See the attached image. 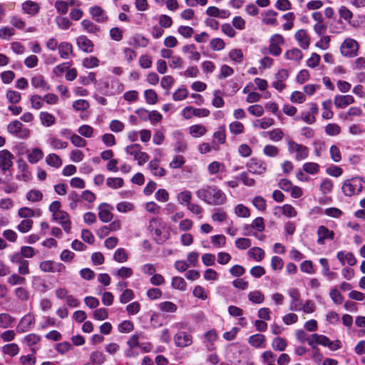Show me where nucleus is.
Here are the masks:
<instances>
[{
    "instance_id": "1",
    "label": "nucleus",
    "mask_w": 365,
    "mask_h": 365,
    "mask_svg": "<svg viewBox=\"0 0 365 365\" xmlns=\"http://www.w3.org/2000/svg\"><path fill=\"white\" fill-rule=\"evenodd\" d=\"M198 198L212 205H223L226 200L225 194L215 185H206L196 192Z\"/></svg>"
},
{
    "instance_id": "2",
    "label": "nucleus",
    "mask_w": 365,
    "mask_h": 365,
    "mask_svg": "<svg viewBox=\"0 0 365 365\" xmlns=\"http://www.w3.org/2000/svg\"><path fill=\"white\" fill-rule=\"evenodd\" d=\"M359 46L358 42L351 38H346L340 46L342 56L347 58H354L357 56Z\"/></svg>"
},
{
    "instance_id": "3",
    "label": "nucleus",
    "mask_w": 365,
    "mask_h": 365,
    "mask_svg": "<svg viewBox=\"0 0 365 365\" xmlns=\"http://www.w3.org/2000/svg\"><path fill=\"white\" fill-rule=\"evenodd\" d=\"M362 189L361 181L358 178L347 180L342 186V191L346 196H352L359 194Z\"/></svg>"
},
{
    "instance_id": "4",
    "label": "nucleus",
    "mask_w": 365,
    "mask_h": 365,
    "mask_svg": "<svg viewBox=\"0 0 365 365\" xmlns=\"http://www.w3.org/2000/svg\"><path fill=\"white\" fill-rule=\"evenodd\" d=\"M288 150L290 153H296L297 160H302L309 155V148L304 145L299 144L292 140L288 141Z\"/></svg>"
},
{
    "instance_id": "5",
    "label": "nucleus",
    "mask_w": 365,
    "mask_h": 365,
    "mask_svg": "<svg viewBox=\"0 0 365 365\" xmlns=\"http://www.w3.org/2000/svg\"><path fill=\"white\" fill-rule=\"evenodd\" d=\"M161 226L162 219L160 217H153L149 222L148 230L151 232H154V239L158 244L163 243L167 239L165 236L162 237Z\"/></svg>"
},
{
    "instance_id": "6",
    "label": "nucleus",
    "mask_w": 365,
    "mask_h": 365,
    "mask_svg": "<svg viewBox=\"0 0 365 365\" xmlns=\"http://www.w3.org/2000/svg\"><path fill=\"white\" fill-rule=\"evenodd\" d=\"M284 43V38L281 34L272 35L269 38V53L275 56H279L282 53L280 46Z\"/></svg>"
},
{
    "instance_id": "7",
    "label": "nucleus",
    "mask_w": 365,
    "mask_h": 365,
    "mask_svg": "<svg viewBox=\"0 0 365 365\" xmlns=\"http://www.w3.org/2000/svg\"><path fill=\"white\" fill-rule=\"evenodd\" d=\"M7 129L10 133L15 134L21 138H28L30 134L29 130L23 128V124L17 120L11 121L8 125Z\"/></svg>"
},
{
    "instance_id": "8",
    "label": "nucleus",
    "mask_w": 365,
    "mask_h": 365,
    "mask_svg": "<svg viewBox=\"0 0 365 365\" xmlns=\"http://www.w3.org/2000/svg\"><path fill=\"white\" fill-rule=\"evenodd\" d=\"M210 115V110L207 108H195L192 106H187L182 110V115L185 119H190L193 116L207 117Z\"/></svg>"
},
{
    "instance_id": "9",
    "label": "nucleus",
    "mask_w": 365,
    "mask_h": 365,
    "mask_svg": "<svg viewBox=\"0 0 365 365\" xmlns=\"http://www.w3.org/2000/svg\"><path fill=\"white\" fill-rule=\"evenodd\" d=\"M35 324V317L31 313L24 315L19 321L16 331L19 333H24L29 331Z\"/></svg>"
},
{
    "instance_id": "10",
    "label": "nucleus",
    "mask_w": 365,
    "mask_h": 365,
    "mask_svg": "<svg viewBox=\"0 0 365 365\" xmlns=\"http://www.w3.org/2000/svg\"><path fill=\"white\" fill-rule=\"evenodd\" d=\"M312 337L315 339V341L318 343V344L327 346L331 351H336L341 348V343L339 340L332 341L327 336L318 334H313Z\"/></svg>"
},
{
    "instance_id": "11",
    "label": "nucleus",
    "mask_w": 365,
    "mask_h": 365,
    "mask_svg": "<svg viewBox=\"0 0 365 365\" xmlns=\"http://www.w3.org/2000/svg\"><path fill=\"white\" fill-rule=\"evenodd\" d=\"M174 342L176 346L184 348L192 344V336L190 334L179 331L174 335Z\"/></svg>"
},
{
    "instance_id": "12",
    "label": "nucleus",
    "mask_w": 365,
    "mask_h": 365,
    "mask_svg": "<svg viewBox=\"0 0 365 365\" xmlns=\"http://www.w3.org/2000/svg\"><path fill=\"white\" fill-rule=\"evenodd\" d=\"M11 261L14 264L19 265L18 272L20 274H29L30 271L29 268V261L24 259L19 253H15L11 256Z\"/></svg>"
},
{
    "instance_id": "13",
    "label": "nucleus",
    "mask_w": 365,
    "mask_h": 365,
    "mask_svg": "<svg viewBox=\"0 0 365 365\" xmlns=\"http://www.w3.org/2000/svg\"><path fill=\"white\" fill-rule=\"evenodd\" d=\"M247 167L248 171L254 174L261 175L267 170L266 163L256 158H252L247 163Z\"/></svg>"
},
{
    "instance_id": "14",
    "label": "nucleus",
    "mask_w": 365,
    "mask_h": 365,
    "mask_svg": "<svg viewBox=\"0 0 365 365\" xmlns=\"http://www.w3.org/2000/svg\"><path fill=\"white\" fill-rule=\"evenodd\" d=\"M14 155L8 150L0 151V169L2 171L9 170L13 166Z\"/></svg>"
},
{
    "instance_id": "15",
    "label": "nucleus",
    "mask_w": 365,
    "mask_h": 365,
    "mask_svg": "<svg viewBox=\"0 0 365 365\" xmlns=\"http://www.w3.org/2000/svg\"><path fill=\"white\" fill-rule=\"evenodd\" d=\"M53 219L58 222L63 227L65 232L69 233L71 229V222L69 219V215L62 210L58 213L53 215Z\"/></svg>"
},
{
    "instance_id": "16",
    "label": "nucleus",
    "mask_w": 365,
    "mask_h": 365,
    "mask_svg": "<svg viewBox=\"0 0 365 365\" xmlns=\"http://www.w3.org/2000/svg\"><path fill=\"white\" fill-rule=\"evenodd\" d=\"M289 76V73L286 69L279 70L274 76V80L272 83V86L278 91H282L285 88L284 83Z\"/></svg>"
},
{
    "instance_id": "17",
    "label": "nucleus",
    "mask_w": 365,
    "mask_h": 365,
    "mask_svg": "<svg viewBox=\"0 0 365 365\" xmlns=\"http://www.w3.org/2000/svg\"><path fill=\"white\" fill-rule=\"evenodd\" d=\"M98 217L103 222H108L113 219L110 210L113 207L107 203H101L98 205Z\"/></svg>"
},
{
    "instance_id": "18",
    "label": "nucleus",
    "mask_w": 365,
    "mask_h": 365,
    "mask_svg": "<svg viewBox=\"0 0 365 365\" xmlns=\"http://www.w3.org/2000/svg\"><path fill=\"white\" fill-rule=\"evenodd\" d=\"M317 243L319 245H323L324 243V240H333L334 237V232L329 230L327 227H326L324 225H321L319 227L317 230Z\"/></svg>"
},
{
    "instance_id": "19",
    "label": "nucleus",
    "mask_w": 365,
    "mask_h": 365,
    "mask_svg": "<svg viewBox=\"0 0 365 365\" xmlns=\"http://www.w3.org/2000/svg\"><path fill=\"white\" fill-rule=\"evenodd\" d=\"M77 45L83 52L91 53L93 51V43L86 36H81L77 38Z\"/></svg>"
},
{
    "instance_id": "20",
    "label": "nucleus",
    "mask_w": 365,
    "mask_h": 365,
    "mask_svg": "<svg viewBox=\"0 0 365 365\" xmlns=\"http://www.w3.org/2000/svg\"><path fill=\"white\" fill-rule=\"evenodd\" d=\"M289 294L292 298L290 303V309L292 311H299L302 309V302L299 301L300 294L297 289H291Z\"/></svg>"
},
{
    "instance_id": "21",
    "label": "nucleus",
    "mask_w": 365,
    "mask_h": 365,
    "mask_svg": "<svg viewBox=\"0 0 365 365\" xmlns=\"http://www.w3.org/2000/svg\"><path fill=\"white\" fill-rule=\"evenodd\" d=\"M22 10L29 15L35 16L38 13L40 6L35 1L28 0L22 4Z\"/></svg>"
},
{
    "instance_id": "22",
    "label": "nucleus",
    "mask_w": 365,
    "mask_h": 365,
    "mask_svg": "<svg viewBox=\"0 0 365 365\" xmlns=\"http://www.w3.org/2000/svg\"><path fill=\"white\" fill-rule=\"evenodd\" d=\"M354 102V98L352 96L346 95V96H336L334 99V105L339 108H343L346 107L347 106L353 103Z\"/></svg>"
},
{
    "instance_id": "23",
    "label": "nucleus",
    "mask_w": 365,
    "mask_h": 365,
    "mask_svg": "<svg viewBox=\"0 0 365 365\" xmlns=\"http://www.w3.org/2000/svg\"><path fill=\"white\" fill-rule=\"evenodd\" d=\"M295 38L303 49H307L310 44V39L307 31L303 29L299 30L295 34Z\"/></svg>"
},
{
    "instance_id": "24",
    "label": "nucleus",
    "mask_w": 365,
    "mask_h": 365,
    "mask_svg": "<svg viewBox=\"0 0 365 365\" xmlns=\"http://www.w3.org/2000/svg\"><path fill=\"white\" fill-rule=\"evenodd\" d=\"M248 343L255 348H264L266 344L265 336L261 334H256L250 336Z\"/></svg>"
},
{
    "instance_id": "25",
    "label": "nucleus",
    "mask_w": 365,
    "mask_h": 365,
    "mask_svg": "<svg viewBox=\"0 0 365 365\" xmlns=\"http://www.w3.org/2000/svg\"><path fill=\"white\" fill-rule=\"evenodd\" d=\"M90 14L98 22H104L108 19L103 9L99 6H94L90 8Z\"/></svg>"
},
{
    "instance_id": "26",
    "label": "nucleus",
    "mask_w": 365,
    "mask_h": 365,
    "mask_svg": "<svg viewBox=\"0 0 365 365\" xmlns=\"http://www.w3.org/2000/svg\"><path fill=\"white\" fill-rule=\"evenodd\" d=\"M336 257L342 265H344L346 262L350 266H353L356 263V259L351 252H339Z\"/></svg>"
},
{
    "instance_id": "27",
    "label": "nucleus",
    "mask_w": 365,
    "mask_h": 365,
    "mask_svg": "<svg viewBox=\"0 0 365 365\" xmlns=\"http://www.w3.org/2000/svg\"><path fill=\"white\" fill-rule=\"evenodd\" d=\"M31 85L36 88H41L43 91H48L50 89L49 86L41 75L38 74L34 76L31 78Z\"/></svg>"
},
{
    "instance_id": "28",
    "label": "nucleus",
    "mask_w": 365,
    "mask_h": 365,
    "mask_svg": "<svg viewBox=\"0 0 365 365\" xmlns=\"http://www.w3.org/2000/svg\"><path fill=\"white\" fill-rule=\"evenodd\" d=\"M148 167L155 176L163 177L166 174L165 170L160 166V162L157 159L150 161Z\"/></svg>"
},
{
    "instance_id": "29",
    "label": "nucleus",
    "mask_w": 365,
    "mask_h": 365,
    "mask_svg": "<svg viewBox=\"0 0 365 365\" xmlns=\"http://www.w3.org/2000/svg\"><path fill=\"white\" fill-rule=\"evenodd\" d=\"M207 131L206 127L200 124L192 125L189 128V133L193 138L203 136Z\"/></svg>"
},
{
    "instance_id": "30",
    "label": "nucleus",
    "mask_w": 365,
    "mask_h": 365,
    "mask_svg": "<svg viewBox=\"0 0 365 365\" xmlns=\"http://www.w3.org/2000/svg\"><path fill=\"white\" fill-rule=\"evenodd\" d=\"M58 51L62 58H68L73 53V46L67 42H62L58 46Z\"/></svg>"
},
{
    "instance_id": "31",
    "label": "nucleus",
    "mask_w": 365,
    "mask_h": 365,
    "mask_svg": "<svg viewBox=\"0 0 365 365\" xmlns=\"http://www.w3.org/2000/svg\"><path fill=\"white\" fill-rule=\"evenodd\" d=\"M45 161L48 165L56 168H58L62 165V160L55 153L48 154L46 157Z\"/></svg>"
},
{
    "instance_id": "32",
    "label": "nucleus",
    "mask_w": 365,
    "mask_h": 365,
    "mask_svg": "<svg viewBox=\"0 0 365 365\" xmlns=\"http://www.w3.org/2000/svg\"><path fill=\"white\" fill-rule=\"evenodd\" d=\"M182 51L185 53H189L190 54V58L198 61L200 59V53L196 51V47L194 44H187L182 48Z\"/></svg>"
},
{
    "instance_id": "33",
    "label": "nucleus",
    "mask_w": 365,
    "mask_h": 365,
    "mask_svg": "<svg viewBox=\"0 0 365 365\" xmlns=\"http://www.w3.org/2000/svg\"><path fill=\"white\" fill-rule=\"evenodd\" d=\"M277 13L273 10H268L264 13V16L262 19V23L265 25H272L274 26L277 24V21L276 19V16Z\"/></svg>"
},
{
    "instance_id": "34",
    "label": "nucleus",
    "mask_w": 365,
    "mask_h": 365,
    "mask_svg": "<svg viewBox=\"0 0 365 365\" xmlns=\"http://www.w3.org/2000/svg\"><path fill=\"white\" fill-rule=\"evenodd\" d=\"M39 118L41 120V124L46 127L51 126L56 122L55 117L48 112H41Z\"/></svg>"
},
{
    "instance_id": "35",
    "label": "nucleus",
    "mask_w": 365,
    "mask_h": 365,
    "mask_svg": "<svg viewBox=\"0 0 365 365\" xmlns=\"http://www.w3.org/2000/svg\"><path fill=\"white\" fill-rule=\"evenodd\" d=\"M43 193L39 190L32 189L26 195V199L32 202H40L43 199Z\"/></svg>"
},
{
    "instance_id": "36",
    "label": "nucleus",
    "mask_w": 365,
    "mask_h": 365,
    "mask_svg": "<svg viewBox=\"0 0 365 365\" xmlns=\"http://www.w3.org/2000/svg\"><path fill=\"white\" fill-rule=\"evenodd\" d=\"M248 255L255 259L257 262L262 261L264 257V251L258 247L251 248L248 251Z\"/></svg>"
},
{
    "instance_id": "37",
    "label": "nucleus",
    "mask_w": 365,
    "mask_h": 365,
    "mask_svg": "<svg viewBox=\"0 0 365 365\" xmlns=\"http://www.w3.org/2000/svg\"><path fill=\"white\" fill-rule=\"evenodd\" d=\"M43 156V151L39 148H34L28 155V160L32 164L38 163Z\"/></svg>"
},
{
    "instance_id": "38",
    "label": "nucleus",
    "mask_w": 365,
    "mask_h": 365,
    "mask_svg": "<svg viewBox=\"0 0 365 365\" xmlns=\"http://www.w3.org/2000/svg\"><path fill=\"white\" fill-rule=\"evenodd\" d=\"M15 319L10 316L9 314H0V327L6 329L12 326L14 323Z\"/></svg>"
},
{
    "instance_id": "39",
    "label": "nucleus",
    "mask_w": 365,
    "mask_h": 365,
    "mask_svg": "<svg viewBox=\"0 0 365 365\" xmlns=\"http://www.w3.org/2000/svg\"><path fill=\"white\" fill-rule=\"evenodd\" d=\"M177 199L179 204L187 206L191 203L192 193L188 190L182 191L178 195Z\"/></svg>"
},
{
    "instance_id": "40",
    "label": "nucleus",
    "mask_w": 365,
    "mask_h": 365,
    "mask_svg": "<svg viewBox=\"0 0 365 365\" xmlns=\"http://www.w3.org/2000/svg\"><path fill=\"white\" fill-rule=\"evenodd\" d=\"M284 55L287 59L296 61H299L303 57L302 52L299 48L288 50Z\"/></svg>"
},
{
    "instance_id": "41",
    "label": "nucleus",
    "mask_w": 365,
    "mask_h": 365,
    "mask_svg": "<svg viewBox=\"0 0 365 365\" xmlns=\"http://www.w3.org/2000/svg\"><path fill=\"white\" fill-rule=\"evenodd\" d=\"M2 351L10 356H14L19 354V347L14 343L7 344L2 347Z\"/></svg>"
},
{
    "instance_id": "42",
    "label": "nucleus",
    "mask_w": 365,
    "mask_h": 365,
    "mask_svg": "<svg viewBox=\"0 0 365 365\" xmlns=\"http://www.w3.org/2000/svg\"><path fill=\"white\" fill-rule=\"evenodd\" d=\"M247 297L249 300L255 304H262L264 300V295L258 290L249 292Z\"/></svg>"
},
{
    "instance_id": "43",
    "label": "nucleus",
    "mask_w": 365,
    "mask_h": 365,
    "mask_svg": "<svg viewBox=\"0 0 365 365\" xmlns=\"http://www.w3.org/2000/svg\"><path fill=\"white\" fill-rule=\"evenodd\" d=\"M332 102L331 100L325 101L322 103L324 111L322 113V118L324 119H331L334 116V113L331 110Z\"/></svg>"
},
{
    "instance_id": "44",
    "label": "nucleus",
    "mask_w": 365,
    "mask_h": 365,
    "mask_svg": "<svg viewBox=\"0 0 365 365\" xmlns=\"http://www.w3.org/2000/svg\"><path fill=\"white\" fill-rule=\"evenodd\" d=\"M272 346L275 351H284L287 346V341L282 337H276L274 339Z\"/></svg>"
},
{
    "instance_id": "45",
    "label": "nucleus",
    "mask_w": 365,
    "mask_h": 365,
    "mask_svg": "<svg viewBox=\"0 0 365 365\" xmlns=\"http://www.w3.org/2000/svg\"><path fill=\"white\" fill-rule=\"evenodd\" d=\"M171 285L173 288L180 291H185L187 289V283L182 277H174L172 279Z\"/></svg>"
},
{
    "instance_id": "46",
    "label": "nucleus",
    "mask_w": 365,
    "mask_h": 365,
    "mask_svg": "<svg viewBox=\"0 0 365 365\" xmlns=\"http://www.w3.org/2000/svg\"><path fill=\"white\" fill-rule=\"evenodd\" d=\"M123 183L124 181L121 178H108L106 180L107 185L112 189L120 188Z\"/></svg>"
},
{
    "instance_id": "47",
    "label": "nucleus",
    "mask_w": 365,
    "mask_h": 365,
    "mask_svg": "<svg viewBox=\"0 0 365 365\" xmlns=\"http://www.w3.org/2000/svg\"><path fill=\"white\" fill-rule=\"evenodd\" d=\"M274 124V120L271 118H263L257 120L254 123L255 127H259L262 129H266Z\"/></svg>"
},
{
    "instance_id": "48",
    "label": "nucleus",
    "mask_w": 365,
    "mask_h": 365,
    "mask_svg": "<svg viewBox=\"0 0 365 365\" xmlns=\"http://www.w3.org/2000/svg\"><path fill=\"white\" fill-rule=\"evenodd\" d=\"M189 92L185 88L177 89L173 94V99L175 101H182L188 96Z\"/></svg>"
},
{
    "instance_id": "49",
    "label": "nucleus",
    "mask_w": 365,
    "mask_h": 365,
    "mask_svg": "<svg viewBox=\"0 0 365 365\" xmlns=\"http://www.w3.org/2000/svg\"><path fill=\"white\" fill-rule=\"evenodd\" d=\"M141 151V145L138 143L131 144L125 148L127 154L133 155L135 159Z\"/></svg>"
},
{
    "instance_id": "50",
    "label": "nucleus",
    "mask_w": 365,
    "mask_h": 365,
    "mask_svg": "<svg viewBox=\"0 0 365 365\" xmlns=\"http://www.w3.org/2000/svg\"><path fill=\"white\" fill-rule=\"evenodd\" d=\"M333 182L331 180L325 178L320 185V190L324 195H327L331 192L333 189Z\"/></svg>"
},
{
    "instance_id": "51",
    "label": "nucleus",
    "mask_w": 365,
    "mask_h": 365,
    "mask_svg": "<svg viewBox=\"0 0 365 365\" xmlns=\"http://www.w3.org/2000/svg\"><path fill=\"white\" fill-rule=\"evenodd\" d=\"M145 101L148 104L153 105L158 101L157 93L153 89H148L145 91Z\"/></svg>"
},
{
    "instance_id": "52",
    "label": "nucleus",
    "mask_w": 365,
    "mask_h": 365,
    "mask_svg": "<svg viewBox=\"0 0 365 365\" xmlns=\"http://www.w3.org/2000/svg\"><path fill=\"white\" fill-rule=\"evenodd\" d=\"M303 170L309 174L314 175L319 172V165L316 163H306L303 165Z\"/></svg>"
},
{
    "instance_id": "53",
    "label": "nucleus",
    "mask_w": 365,
    "mask_h": 365,
    "mask_svg": "<svg viewBox=\"0 0 365 365\" xmlns=\"http://www.w3.org/2000/svg\"><path fill=\"white\" fill-rule=\"evenodd\" d=\"M33 224L34 222L31 220H24L17 226V229L19 232L26 233L28 232L31 229Z\"/></svg>"
},
{
    "instance_id": "54",
    "label": "nucleus",
    "mask_w": 365,
    "mask_h": 365,
    "mask_svg": "<svg viewBox=\"0 0 365 365\" xmlns=\"http://www.w3.org/2000/svg\"><path fill=\"white\" fill-rule=\"evenodd\" d=\"M279 150L277 147L272 145H267L263 149V153L270 158H274L278 155Z\"/></svg>"
},
{
    "instance_id": "55",
    "label": "nucleus",
    "mask_w": 365,
    "mask_h": 365,
    "mask_svg": "<svg viewBox=\"0 0 365 365\" xmlns=\"http://www.w3.org/2000/svg\"><path fill=\"white\" fill-rule=\"evenodd\" d=\"M225 170V165L217 161H214L208 165V171L211 175Z\"/></svg>"
},
{
    "instance_id": "56",
    "label": "nucleus",
    "mask_w": 365,
    "mask_h": 365,
    "mask_svg": "<svg viewBox=\"0 0 365 365\" xmlns=\"http://www.w3.org/2000/svg\"><path fill=\"white\" fill-rule=\"evenodd\" d=\"M50 145L52 146L53 149H64L68 146V143L62 141L61 140L51 137L49 139Z\"/></svg>"
},
{
    "instance_id": "57",
    "label": "nucleus",
    "mask_w": 365,
    "mask_h": 365,
    "mask_svg": "<svg viewBox=\"0 0 365 365\" xmlns=\"http://www.w3.org/2000/svg\"><path fill=\"white\" fill-rule=\"evenodd\" d=\"M113 258L118 262L123 263L128 260V255L124 249L119 248L115 250Z\"/></svg>"
},
{
    "instance_id": "58",
    "label": "nucleus",
    "mask_w": 365,
    "mask_h": 365,
    "mask_svg": "<svg viewBox=\"0 0 365 365\" xmlns=\"http://www.w3.org/2000/svg\"><path fill=\"white\" fill-rule=\"evenodd\" d=\"M134 329L132 322L125 320L118 325V329L120 333H129Z\"/></svg>"
},
{
    "instance_id": "59",
    "label": "nucleus",
    "mask_w": 365,
    "mask_h": 365,
    "mask_svg": "<svg viewBox=\"0 0 365 365\" xmlns=\"http://www.w3.org/2000/svg\"><path fill=\"white\" fill-rule=\"evenodd\" d=\"M325 132L329 135H336L340 133L341 128L336 123H329L325 127Z\"/></svg>"
},
{
    "instance_id": "60",
    "label": "nucleus",
    "mask_w": 365,
    "mask_h": 365,
    "mask_svg": "<svg viewBox=\"0 0 365 365\" xmlns=\"http://www.w3.org/2000/svg\"><path fill=\"white\" fill-rule=\"evenodd\" d=\"M90 359L93 363L101 364L106 361V357L101 351H94L91 354Z\"/></svg>"
},
{
    "instance_id": "61",
    "label": "nucleus",
    "mask_w": 365,
    "mask_h": 365,
    "mask_svg": "<svg viewBox=\"0 0 365 365\" xmlns=\"http://www.w3.org/2000/svg\"><path fill=\"white\" fill-rule=\"evenodd\" d=\"M73 108L76 110H86L89 108V103L84 99L76 100L73 103Z\"/></svg>"
},
{
    "instance_id": "62",
    "label": "nucleus",
    "mask_w": 365,
    "mask_h": 365,
    "mask_svg": "<svg viewBox=\"0 0 365 365\" xmlns=\"http://www.w3.org/2000/svg\"><path fill=\"white\" fill-rule=\"evenodd\" d=\"M133 274V269L130 267H122L116 271V276L126 279L130 277Z\"/></svg>"
},
{
    "instance_id": "63",
    "label": "nucleus",
    "mask_w": 365,
    "mask_h": 365,
    "mask_svg": "<svg viewBox=\"0 0 365 365\" xmlns=\"http://www.w3.org/2000/svg\"><path fill=\"white\" fill-rule=\"evenodd\" d=\"M78 132L85 138H91L93 134V128L88 125H83L78 128Z\"/></svg>"
},
{
    "instance_id": "64",
    "label": "nucleus",
    "mask_w": 365,
    "mask_h": 365,
    "mask_svg": "<svg viewBox=\"0 0 365 365\" xmlns=\"http://www.w3.org/2000/svg\"><path fill=\"white\" fill-rule=\"evenodd\" d=\"M169 66L173 69L182 68L183 67V59L178 56H173L169 61Z\"/></svg>"
}]
</instances>
